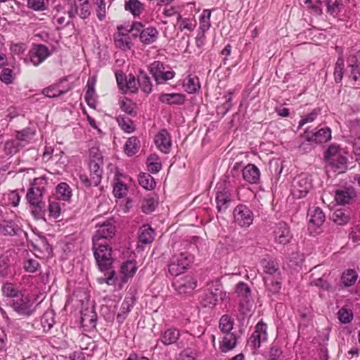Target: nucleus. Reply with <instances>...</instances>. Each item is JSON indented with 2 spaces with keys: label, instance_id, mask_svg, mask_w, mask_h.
I'll return each instance as SVG.
<instances>
[{
  "label": "nucleus",
  "instance_id": "f257e3e1",
  "mask_svg": "<svg viewBox=\"0 0 360 360\" xmlns=\"http://www.w3.org/2000/svg\"><path fill=\"white\" fill-rule=\"evenodd\" d=\"M45 191L44 186L34 181L26 194V199L30 205L32 212L37 217H41L45 213V202L43 200Z\"/></svg>",
  "mask_w": 360,
  "mask_h": 360
},
{
  "label": "nucleus",
  "instance_id": "f03ea898",
  "mask_svg": "<svg viewBox=\"0 0 360 360\" xmlns=\"http://www.w3.org/2000/svg\"><path fill=\"white\" fill-rule=\"evenodd\" d=\"M94 256L96 264L101 271H108L112 268L113 258L112 248L107 243L94 242L93 243Z\"/></svg>",
  "mask_w": 360,
  "mask_h": 360
},
{
  "label": "nucleus",
  "instance_id": "7ed1b4c3",
  "mask_svg": "<svg viewBox=\"0 0 360 360\" xmlns=\"http://www.w3.org/2000/svg\"><path fill=\"white\" fill-rule=\"evenodd\" d=\"M131 32L134 37H139L140 41L148 45L154 43L158 37L159 32L158 30L152 26L144 27V25L140 22H134L131 26Z\"/></svg>",
  "mask_w": 360,
  "mask_h": 360
},
{
  "label": "nucleus",
  "instance_id": "20e7f679",
  "mask_svg": "<svg viewBox=\"0 0 360 360\" xmlns=\"http://www.w3.org/2000/svg\"><path fill=\"white\" fill-rule=\"evenodd\" d=\"M157 85L164 84L172 79L176 73L174 70H166L165 65L159 60L153 61L148 68Z\"/></svg>",
  "mask_w": 360,
  "mask_h": 360
},
{
  "label": "nucleus",
  "instance_id": "39448f33",
  "mask_svg": "<svg viewBox=\"0 0 360 360\" xmlns=\"http://www.w3.org/2000/svg\"><path fill=\"white\" fill-rule=\"evenodd\" d=\"M193 261V257L188 252H181L174 255L168 265L169 273L177 276L184 273Z\"/></svg>",
  "mask_w": 360,
  "mask_h": 360
},
{
  "label": "nucleus",
  "instance_id": "423d86ee",
  "mask_svg": "<svg viewBox=\"0 0 360 360\" xmlns=\"http://www.w3.org/2000/svg\"><path fill=\"white\" fill-rule=\"evenodd\" d=\"M268 326L262 321H259L255 330L248 340V346L251 348L253 353L261 347L262 343L266 342L268 340Z\"/></svg>",
  "mask_w": 360,
  "mask_h": 360
},
{
  "label": "nucleus",
  "instance_id": "0eeeda50",
  "mask_svg": "<svg viewBox=\"0 0 360 360\" xmlns=\"http://www.w3.org/2000/svg\"><path fill=\"white\" fill-rule=\"evenodd\" d=\"M233 214L234 222L240 227H249L254 220V214L246 205H238L234 208Z\"/></svg>",
  "mask_w": 360,
  "mask_h": 360
},
{
  "label": "nucleus",
  "instance_id": "6e6552de",
  "mask_svg": "<svg viewBox=\"0 0 360 360\" xmlns=\"http://www.w3.org/2000/svg\"><path fill=\"white\" fill-rule=\"evenodd\" d=\"M91 13L89 0H72L68 11V16L75 18L79 15L82 19L88 18Z\"/></svg>",
  "mask_w": 360,
  "mask_h": 360
},
{
  "label": "nucleus",
  "instance_id": "1a4fd4ad",
  "mask_svg": "<svg viewBox=\"0 0 360 360\" xmlns=\"http://www.w3.org/2000/svg\"><path fill=\"white\" fill-rule=\"evenodd\" d=\"M312 188L311 179L306 174L295 177L292 183V193L295 198H301L309 193Z\"/></svg>",
  "mask_w": 360,
  "mask_h": 360
},
{
  "label": "nucleus",
  "instance_id": "9d476101",
  "mask_svg": "<svg viewBox=\"0 0 360 360\" xmlns=\"http://www.w3.org/2000/svg\"><path fill=\"white\" fill-rule=\"evenodd\" d=\"M33 302L28 295L21 293L13 300L12 307L19 315L30 316L32 312Z\"/></svg>",
  "mask_w": 360,
  "mask_h": 360
},
{
  "label": "nucleus",
  "instance_id": "9b49d317",
  "mask_svg": "<svg viewBox=\"0 0 360 360\" xmlns=\"http://www.w3.org/2000/svg\"><path fill=\"white\" fill-rule=\"evenodd\" d=\"M172 285L179 295H186L191 294L197 287V281L192 276L187 275L176 279Z\"/></svg>",
  "mask_w": 360,
  "mask_h": 360
},
{
  "label": "nucleus",
  "instance_id": "f8f14e48",
  "mask_svg": "<svg viewBox=\"0 0 360 360\" xmlns=\"http://www.w3.org/2000/svg\"><path fill=\"white\" fill-rule=\"evenodd\" d=\"M51 52L48 47L43 44H34L28 53V59L34 66L42 63L49 56Z\"/></svg>",
  "mask_w": 360,
  "mask_h": 360
},
{
  "label": "nucleus",
  "instance_id": "ddd939ff",
  "mask_svg": "<svg viewBox=\"0 0 360 360\" xmlns=\"http://www.w3.org/2000/svg\"><path fill=\"white\" fill-rule=\"evenodd\" d=\"M154 142L157 148L165 154L169 153L172 147L170 134L165 129L158 132L154 138Z\"/></svg>",
  "mask_w": 360,
  "mask_h": 360
},
{
  "label": "nucleus",
  "instance_id": "4468645a",
  "mask_svg": "<svg viewBox=\"0 0 360 360\" xmlns=\"http://www.w3.org/2000/svg\"><path fill=\"white\" fill-rule=\"evenodd\" d=\"M274 235L275 241L283 245L289 243L292 238L288 224L283 221H280L276 224Z\"/></svg>",
  "mask_w": 360,
  "mask_h": 360
},
{
  "label": "nucleus",
  "instance_id": "2eb2a0df",
  "mask_svg": "<svg viewBox=\"0 0 360 360\" xmlns=\"http://www.w3.org/2000/svg\"><path fill=\"white\" fill-rule=\"evenodd\" d=\"M260 264L265 273L264 277L279 278L281 276L279 265L274 259L271 257L264 258L261 260Z\"/></svg>",
  "mask_w": 360,
  "mask_h": 360
},
{
  "label": "nucleus",
  "instance_id": "dca6fc26",
  "mask_svg": "<svg viewBox=\"0 0 360 360\" xmlns=\"http://www.w3.org/2000/svg\"><path fill=\"white\" fill-rule=\"evenodd\" d=\"M307 141H315L316 143H326L331 139V131L329 127H324L317 131L311 133L308 129L304 133Z\"/></svg>",
  "mask_w": 360,
  "mask_h": 360
},
{
  "label": "nucleus",
  "instance_id": "f3484780",
  "mask_svg": "<svg viewBox=\"0 0 360 360\" xmlns=\"http://www.w3.org/2000/svg\"><path fill=\"white\" fill-rule=\"evenodd\" d=\"M242 176L244 181L250 184H258L260 179V171L254 164H248L242 170Z\"/></svg>",
  "mask_w": 360,
  "mask_h": 360
},
{
  "label": "nucleus",
  "instance_id": "a211bd4d",
  "mask_svg": "<svg viewBox=\"0 0 360 360\" xmlns=\"http://www.w3.org/2000/svg\"><path fill=\"white\" fill-rule=\"evenodd\" d=\"M158 100L162 103L167 105H181L184 104L186 98V96L181 93H162L160 94Z\"/></svg>",
  "mask_w": 360,
  "mask_h": 360
},
{
  "label": "nucleus",
  "instance_id": "6ab92c4d",
  "mask_svg": "<svg viewBox=\"0 0 360 360\" xmlns=\"http://www.w3.org/2000/svg\"><path fill=\"white\" fill-rule=\"evenodd\" d=\"M356 196V192L352 187L341 188L335 191V199L338 204H349Z\"/></svg>",
  "mask_w": 360,
  "mask_h": 360
},
{
  "label": "nucleus",
  "instance_id": "aec40b11",
  "mask_svg": "<svg viewBox=\"0 0 360 360\" xmlns=\"http://www.w3.org/2000/svg\"><path fill=\"white\" fill-rule=\"evenodd\" d=\"M115 226L110 222H105L99 226L95 235L92 238L93 243L94 242L99 243L101 239L111 238L115 235Z\"/></svg>",
  "mask_w": 360,
  "mask_h": 360
},
{
  "label": "nucleus",
  "instance_id": "412c9836",
  "mask_svg": "<svg viewBox=\"0 0 360 360\" xmlns=\"http://www.w3.org/2000/svg\"><path fill=\"white\" fill-rule=\"evenodd\" d=\"M180 337V332L174 328H168L161 331L158 342L165 346L171 345L176 342Z\"/></svg>",
  "mask_w": 360,
  "mask_h": 360
},
{
  "label": "nucleus",
  "instance_id": "4be33fe9",
  "mask_svg": "<svg viewBox=\"0 0 360 360\" xmlns=\"http://www.w3.org/2000/svg\"><path fill=\"white\" fill-rule=\"evenodd\" d=\"M347 169V158L342 155L327 162V169L338 174L345 172Z\"/></svg>",
  "mask_w": 360,
  "mask_h": 360
},
{
  "label": "nucleus",
  "instance_id": "5701e85b",
  "mask_svg": "<svg viewBox=\"0 0 360 360\" xmlns=\"http://www.w3.org/2000/svg\"><path fill=\"white\" fill-rule=\"evenodd\" d=\"M308 217H309V228L312 226H314L315 228L320 227L326 219L325 214L319 207H313L310 208L308 211Z\"/></svg>",
  "mask_w": 360,
  "mask_h": 360
},
{
  "label": "nucleus",
  "instance_id": "b1692460",
  "mask_svg": "<svg viewBox=\"0 0 360 360\" xmlns=\"http://www.w3.org/2000/svg\"><path fill=\"white\" fill-rule=\"evenodd\" d=\"M101 165L102 162L99 158L97 160H91L89 165L90 176H92V183L94 184V186H98L101 179L103 174Z\"/></svg>",
  "mask_w": 360,
  "mask_h": 360
},
{
  "label": "nucleus",
  "instance_id": "393cba45",
  "mask_svg": "<svg viewBox=\"0 0 360 360\" xmlns=\"http://www.w3.org/2000/svg\"><path fill=\"white\" fill-rule=\"evenodd\" d=\"M137 270V266L135 261H127L121 265V281L127 283L129 278H131Z\"/></svg>",
  "mask_w": 360,
  "mask_h": 360
},
{
  "label": "nucleus",
  "instance_id": "a878e982",
  "mask_svg": "<svg viewBox=\"0 0 360 360\" xmlns=\"http://www.w3.org/2000/svg\"><path fill=\"white\" fill-rule=\"evenodd\" d=\"M326 12L330 15L338 18L345 10V0H326Z\"/></svg>",
  "mask_w": 360,
  "mask_h": 360
},
{
  "label": "nucleus",
  "instance_id": "bb28decb",
  "mask_svg": "<svg viewBox=\"0 0 360 360\" xmlns=\"http://www.w3.org/2000/svg\"><path fill=\"white\" fill-rule=\"evenodd\" d=\"M155 238L154 230L148 224H144L139 230V243L142 245L151 243Z\"/></svg>",
  "mask_w": 360,
  "mask_h": 360
},
{
  "label": "nucleus",
  "instance_id": "cd10ccee",
  "mask_svg": "<svg viewBox=\"0 0 360 360\" xmlns=\"http://www.w3.org/2000/svg\"><path fill=\"white\" fill-rule=\"evenodd\" d=\"M21 231L20 228L14 221L10 219L9 217L0 224V232L4 236H13L18 235Z\"/></svg>",
  "mask_w": 360,
  "mask_h": 360
},
{
  "label": "nucleus",
  "instance_id": "c85d7f7f",
  "mask_svg": "<svg viewBox=\"0 0 360 360\" xmlns=\"http://www.w3.org/2000/svg\"><path fill=\"white\" fill-rule=\"evenodd\" d=\"M231 198L229 194L226 192H217L215 197L217 209L218 212L225 213L229 207Z\"/></svg>",
  "mask_w": 360,
  "mask_h": 360
},
{
  "label": "nucleus",
  "instance_id": "c756f323",
  "mask_svg": "<svg viewBox=\"0 0 360 360\" xmlns=\"http://www.w3.org/2000/svg\"><path fill=\"white\" fill-rule=\"evenodd\" d=\"M237 338L234 333H224L222 340L219 342V349L222 352H227L236 347Z\"/></svg>",
  "mask_w": 360,
  "mask_h": 360
},
{
  "label": "nucleus",
  "instance_id": "7c9ffc66",
  "mask_svg": "<svg viewBox=\"0 0 360 360\" xmlns=\"http://www.w3.org/2000/svg\"><path fill=\"white\" fill-rule=\"evenodd\" d=\"M266 290L269 295H277L281 289V276L279 278L264 277Z\"/></svg>",
  "mask_w": 360,
  "mask_h": 360
},
{
  "label": "nucleus",
  "instance_id": "2f4dec72",
  "mask_svg": "<svg viewBox=\"0 0 360 360\" xmlns=\"http://www.w3.org/2000/svg\"><path fill=\"white\" fill-rule=\"evenodd\" d=\"M72 197V189L65 182H61L56 186L54 198L58 200L69 201Z\"/></svg>",
  "mask_w": 360,
  "mask_h": 360
},
{
  "label": "nucleus",
  "instance_id": "473e14b6",
  "mask_svg": "<svg viewBox=\"0 0 360 360\" xmlns=\"http://www.w3.org/2000/svg\"><path fill=\"white\" fill-rule=\"evenodd\" d=\"M124 8L130 12L134 17L140 16L145 10V5L139 0H128L125 1Z\"/></svg>",
  "mask_w": 360,
  "mask_h": 360
},
{
  "label": "nucleus",
  "instance_id": "72a5a7b5",
  "mask_svg": "<svg viewBox=\"0 0 360 360\" xmlns=\"http://www.w3.org/2000/svg\"><path fill=\"white\" fill-rule=\"evenodd\" d=\"M185 91L188 94H195L200 89L199 78L197 76L188 75L183 83Z\"/></svg>",
  "mask_w": 360,
  "mask_h": 360
},
{
  "label": "nucleus",
  "instance_id": "f704fd0d",
  "mask_svg": "<svg viewBox=\"0 0 360 360\" xmlns=\"http://www.w3.org/2000/svg\"><path fill=\"white\" fill-rule=\"evenodd\" d=\"M138 84L141 89L146 94H149L153 91V84L150 77L141 70L138 76Z\"/></svg>",
  "mask_w": 360,
  "mask_h": 360
},
{
  "label": "nucleus",
  "instance_id": "c9c22d12",
  "mask_svg": "<svg viewBox=\"0 0 360 360\" xmlns=\"http://www.w3.org/2000/svg\"><path fill=\"white\" fill-rule=\"evenodd\" d=\"M116 121L122 131L125 133L131 134L135 131L134 122L128 117L124 115H118Z\"/></svg>",
  "mask_w": 360,
  "mask_h": 360
},
{
  "label": "nucleus",
  "instance_id": "e433bc0d",
  "mask_svg": "<svg viewBox=\"0 0 360 360\" xmlns=\"http://www.w3.org/2000/svg\"><path fill=\"white\" fill-rule=\"evenodd\" d=\"M140 142L136 136H131L126 141L124 146V151L128 156L135 155L139 149Z\"/></svg>",
  "mask_w": 360,
  "mask_h": 360
},
{
  "label": "nucleus",
  "instance_id": "4c0bfd02",
  "mask_svg": "<svg viewBox=\"0 0 360 360\" xmlns=\"http://www.w3.org/2000/svg\"><path fill=\"white\" fill-rule=\"evenodd\" d=\"M119 104L121 110L127 114L132 117H135L136 115V105L131 100L127 97H123L120 99Z\"/></svg>",
  "mask_w": 360,
  "mask_h": 360
},
{
  "label": "nucleus",
  "instance_id": "58836bf2",
  "mask_svg": "<svg viewBox=\"0 0 360 360\" xmlns=\"http://www.w3.org/2000/svg\"><path fill=\"white\" fill-rule=\"evenodd\" d=\"M216 292L209 291L205 293L202 297V304L205 307L207 306H214L218 302V297L222 298L223 292L221 291L217 292L218 290H215Z\"/></svg>",
  "mask_w": 360,
  "mask_h": 360
},
{
  "label": "nucleus",
  "instance_id": "ea45409f",
  "mask_svg": "<svg viewBox=\"0 0 360 360\" xmlns=\"http://www.w3.org/2000/svg\"><path fill=\"white\" fill-rule=\"evenodd\" d=\"M333 221L338 225H345L349 220V212L345 210H336L332 214Z\"/></svg>",
  "mask_w": 360,
  "mask_h": 360
},
{
  "label": "nucleus",
  "instance_id": "a19ab883",
  "mask_svg": "<svg viewBox=\"0 0 360 360\" xmlns=\"http://www.w3.org/2000/svg\"><path fill=\"white\" fill-rule=\"evenodd\" d=\"M177 20L179 28L181 31L186 30L188 32H192L194 30L197 25L196 20L193 18H182L179 14Z\"/></svg>",
  "mask_w": 360,
  "mask_h": 360
},
{
  "label": "nucleus",
  "instance_id": "79ce46f5",
  "mask_svg": "<svg viewBox=\"0 0 360 360\" xmlns=\"http://www.w3.org/2000/svg\"><path fill=\"white\" fill-rule=\"evenodd\" d=\"M147 165L148 170L153 174L159 172L162 169L160 158L156 154H152L148 158Z\"/></svg>",
  "mask_w": 360,
  "mask_h": 360
},
{
  "label": "nucleus",
  "instance_id": "37998d69",
  "mask_svg": "<svg viewBox=\"0 0 360 360\" xmlns=\"http://www.w3.org/2000/svg\"><path fill=\"white\" fill-rule=\"evenodd\" d=\"M234 321L233 319L229 315H223L219 321V328L220 330L224 334L231 333L233 328Z\"/></svg>",
  "mask_w": 360,
  "mask_h": 360
},
{
  "label": "nucleus",
  "instance_id": "c03bdc74",
  "mask_svg": "<svg viewBox=\"0 0 360 360\" xmlns=\"http://www.w3.org/2000/svg\"><path fill=\"white\" fill-rule=\"evenodd\" d=\"M49 216L54 219H57L61 214L60 203L57 198L53 197L49 200Z\"/></svg>",
  "mask_w": 360,
  "mask_h": 360
},
{
  "label": "nucleus",
  "instance_id": "a18cd8bd",
  "mask_svg": "<svg viewBox=\"0 0 360 360\" xmlns=\"http://www.w3.org/2000/svg\"><path fill=\"white\" fill-rule=\"evenodd\" d=\"M211 11L208 9H205L202 11L200 15V31L206 32L211 27Z\"/></svg>",
  "mask_w": 360,
  "mask_h": 360
},
{
  "label": "nucleus",
  "instance_id": "49530a36",
  "mask_svg": "<svg viewBox=\"0 0 360 360\" xmlns=\"http://www.w3.org/2000/svg\"><path fill=\"white\" fill-rule=\"evenodd\" d=\"M139 182L143 188L147 190H152L155 186L153 177L147 173H143L139 176Z\"/></svg>",
  "mask_w": 360,
  "mask_h": 360
},
{
  "label": "nucleus",
  "instance_id": "de8ad7c7",
  "mask_svg": "<svg viewBox=\"0 0 360 360\" xmlns=\"http://www.w3.org/2000/svg\"><path fill=\"white\" fill-rule=\"evenodd\" d=\"M23 145L16 139L7 141L4 144V151L6 155H14L18 153Z\"/></svg>",
  "mask_w": 360,
  "mask_h": 360
},
{
  "label": "nucleus",
  "instance_id": "09e8293b",
  "mask_svg": "<svg viewBox=\"0 0 360 360\" xmlns=\"http://www.w3.org/2000/svg\"><path fill=\"white\" fill-rule=\"evenodd\" d=\"M2 292L6 297L13 298V300L21 294L18 288L11 283H6L3 285Z\"/></svg>",
  "mask_w": 360,
  "mask_h": 360
},
{
  "label": "nucleus",
  "instance_id": "8fccbe9b",
  "mask_svg": "<svg viewBox=\"0 0 360 360\" xmlns=\"http://www.w3.org/2000/svg\"><path fill=\"white\" fill-rule=\"evenodd\" d=\"M357 277V273L354 270L349 269L343 273L341 279L345 286H351L354 284Z\"/></svg>",
  "mask_w": 360,
  "mask_h": 360
},
{
  "label": "nucleus",
  "instance_id": "3c124183",
  "mask_svg": "<svg viewBox=\"0 0 360 360\" xmlns=\"http://www.w3.org/2000/svg\"><path fill=\"white\" fill-rule=\"evenodd\" d=\"M252 303L249 300V299H243L240 300L238 306V311L240 313V316L241 319H245L248 316L251 309H252Z\"/></svg>",
  "mask_w": 360,
  "mask_h": 360
},
{
  "label": "nucleus",
  "instance_id": "603ef678",
  "mask_svg": "<svg viewBox=\"0 0 360 360\" xmlns=\"http://www.w3.org/2000/svg\"><path fill=\"white\" fill-rule=\"evenodd\" d=\"M41 323L44 332H49L55 323L53 314L51 312H46L41 318Z\"/></svg>",
  "mask_w": 360,
  "mask_h": 360
},
{
  "label": "nucleus",
  "instance_id": "864d4df0",
  "mask_svg": "<svg viewBox=\"0 0 360 360\" xmlns=\"http://www.w3.org/2000/svg\"><path fill=\"white\" fill-rule=\"evenodd\" d=\"M345 67V61L344 59L341 57H339L337 59L335 70H334V77L336 82H340L342 79L343 77V69Z\"/></svg>",
  "mask_w": 360,
  "mask_h": 360
},
{
  "label": "nucleus",
  "instance_id": "5fc2aeb1",
  "mask_svg": "<svg viewBox=\"0 0 360 360\" xmlns=\"http://www.w3.org/2000/svg\"><path fill=\"white\" fill-rule=\"evenodd\" d=\"M34 135V132L31 130L30 128H25L22 131H18L16 132L15 139L18 140L20 143L21 142H28L31 140Z\"/></svg>",
  "mask_w": 360,
  "mask_h": 360
},
{
  "label": "nucleus",
  "instance_id": "6e6d98bb",
  "mask_svg": "<svg viewBox=\"0 0 360 360\" xmlns=\"http://www.w3.org/2000/svg\"><path fill=\"white\" fill-rule=\"evenodd\" d=\"M67 91L59 90L56 85H51L43 89V94L49 98H55L65 94Z\"/></svg>",
  "mask_w": 360,
  "mask_h": 360
},
{
  "label": "nucleus",
  "instance_id": "4d7b16f0",
  "mask_svg": "<svg viewBox=\"0 0 360 360\" xmlns=\"http://www.w3.org/2000/svg\"><path fill=\"white\" fill-rule=\"evenodd\" d=\"M115 43L117 47L124 51L130 49L131 45V40L127 35H119Z\"/></svg>",
  "mask_w": 360,
  "mask_h": 360
},
{
  "label": "nucleus",
  "instance_id": "13d9d810",
  "mask_svg": "<svg viewBox=\"0 0 360 360\" xmlns=\"http://www.w3.org/2000/svg\"><path fill=\"white\" fill-rule=\"evenodd\" d=\"M320 110L314 109L310 113L303 116L299 122L298 128H301L304 124L314 122L318 117Z\"/></svg>",
  "mask_w": 360,
  "mask_h": 360
},
{
  "label": "nucleus",
  "instance_id": "bf43d9fd",
  "mask_svg": "<svg viewBox=\"0 0 360 360\" xmlns=\"http://www.w3.org/2000/svg\"><path fill=\"white\" fill-rule=\"evenodd\" d=\"M236 293L242 297L241 300L248 299L250 295V289L246 283L240 282L236 285Z\"/></svg>",
  "mask_w": 360,
  "mask_h": 360
},
{
  "label": "nucleus",
  "instance_id": "052dcab7",
  "mask_svg": "<svg viewBox=\"0 0 360 360\" xmlns=\"http://www.w3.org/2000/svg\"><path fill=\"white\" fill-rule=\"evenodd\" d=\"M128 188L124 183L120 181H117L113 188V193L115 197L123 198L127 195Z\"/></svg>",
  "mask_w": 360,
  "mask_h": 360
},
{
  "label": "nucleus",
  "instance_id": "680f3d73",
  "mask_svg": "<svg viewBox=\"0 0 360 360\" xmlns=\"http://www.w3.org/2000/svg\"><path fill=\"white\" fill-rule=\"evenodd\" d=\"M27 6L36 11H43L46 9L44 0H27Z\"/></svg>",
  "mask_w": 360,
  "mask_h": 360
},
{
  "label": "nucleus",
  "instance_id": "e2e57ef3",
  "mask_svg": "<svg viewBox=\"0 0 360 360\" xmlns=\"http://www.w3.org/2000/svg\"><path fill=\"white\" fill-rule=\"evenodd\" d=\"M138 79L132 74H129L126 79V88L131 93H136L138 91Z\"/></svg>",
  "mask_w": 360,
  "mask_h": 360
},
{
  "label": "nucleus",
  "instance_id": "0e129e2a",
  "mask_svg": "<svg viewBox=\"0 0 360 360\" xmlns=\"http://www.w3.org/2000/svg\"><path fill=\"white\" fill-rule=\"evenodd\" d=\"M40 267V264L37 259H28L24 262V269L30 273H34Z\"/></svg>",
  "mask_w": 360,
  "mask_h": 360
},
{
  "label": "nucleus",
  "instance_id": "69168bd1",
  "mask_svg": "<svg viewBox=\"0 0 360 360\" xmlns=\"http://www.w3.org/2000/svg\"><path fill=\"white\" fill-rule=\"evenodd\" d=\"M339 147L335 145H331L328 147V148L326 150L324 153V158L326 162H328L330 160V159H333L336 158L338 155H340L339 153Z\"/></svg>",
  "mask_w": 360,
  "mask_h": 360
},
{
  "label": "nucleus",
  "instance_id": "338daca9",
  "mask_svg": "<svg viewBox=\"0 0 360 360\" xmlns=\"http://www.w3.org/2000/svg\"><path fill=\"white\" fill-rule=\"evenodd\" d=\"M338 315L340 322L344 323H349L353 318L352 313L345 308L340 309Z\"/></svg>",
  "mask_w": 360,
  "mask_h": 360
},
{
  "label": "nucleus",
  "instance_id": "774afa93",
  "mask_svg": "<svg viewBox=\"0 0 360 360\" xmlns=\"http://www.w3.org/2000/svg\"><path fill=\"white\" fill-rule=\"evenodd\" d=\"M0 79L2 82L9 84L13 82V71L9 68H4L0 75Z\"/></svg>",
  "mask_w": 360,
  "mask_h": 360
}]
</instances>
